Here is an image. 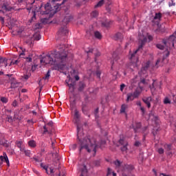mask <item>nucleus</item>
Returning <instances> with one entry per match:
<instances>
[{"mask_svg": "<svg viewBox=\"0 0 176 176\" xmlns=\"http://www.w3.org/2000/svg\"><path fill=\"white\" fill-rule=\"evenodd\" d=\"M53 127V122L50 121L47 124V125L44 126V134H46V133H50V130H52V128Z\"/></svg>", "mask_w": 176, "mask_h": 176, "instance_id": "10", "label": "nucleus"}, {"mask_svg": "<svg viewBox=\"0 0 176 176\" xmlns=\"http://www.w3.org/2000/svg\"><path fill=\"white\" fill-rule=\"evenodd\" d=\"M114 164H115V166H116V168L118 170V168H122V166H121V164H122V162H120V161H119V160H116L114 162Z\"/></svg>", "mask_w": 176, "mask_h": 176, "instance_id": "21", "label": "nucleus"}, {"mask_svg": "<svg viewBox=\"0 0 176 176\" xmlns=\"http://www.w3.org/2000/svg\"><path fill=\"white\" fill-rule=\"evenodd\" d=\"M142 101L144 102L148 107V108H151V101H152V97L143 98Z\"/></svg>", "mask_w": 176, "mask_h": 176, "instance_id": "14", "label": "nucleus"}, {"mask_svg": "<svg viewBox=\"0 0 176 176\" xmlns=\"http://www.w3.org/2000/svg\"><path fill=\"white\" fill-rule=\"evenodd\" d=\"M58 33L60 35H67L68 34V29H67V27L65 26L64 28H60Z\"/></svg>", "mask_w": 176, "mask_h": 176, "instance_id": "15", "label": "nucleus"}, {"mask_svg": "<svg viewBox=\"0 0 176 176\" xmlns=\"http://www.w3.org/2000/svg\"><path fill=\"white\" fill-rule=\"evenodd\" d=\"M154 120H155V123H157L159 119L157 118V117H154Z\"/></svg>", "mask_w": 176, "mask_h": 176, "instance_id": "57", "label": "nucleus"}, {"mask_svg": "<svg viewBox=\"0 0 176 176\" xmlns=\"http://www.w3.org/2000/svg\"><path fill=\"white\" fill-rule=\"evenodd\" d=\"M160 19H162V13H160V12L156 13L154 16V19L155 20H160Z\"/></svg>", "mask_w": 176, "mask_h": 176, "instance_id": "25", "label": "nucleus"}, {"mask_svg": "<svg viewBox=\"0 0 176 176\" xmlns=\"http://www.w3.org/2000/svg\"><path fill=\"white\" fill-rule=\"evenodd\" d=\"M36 12V11H34V16H33V17L32 18V20H34V19H35V16H36V14H35Z\"/></svg>", "mask_w": 176, "mask_h": 176, "instance_id": "58", "label": "nucleus"}, {"mask_svg": "<svg viewBox=\"0 0 176 176\" xmlns=\"http://www.w3.org/2000/svg\"><path fill=\"white\" fill-rule=\"evenodd\" d=\"M136 105H138V107H140V108H141V107H142V106H141V101H137Z\"/></svg>", "mask_w": 176, "mask_h": 176, "instance_id": "49", "label": "nucleus"}, {"mask_svg": "<svg viewBox=\"0 0 176 176\" xmlns=\"http://www.w3.org/2000/svg\"><path fill=\"white\" fill-rule=\"evenodd\" d=\"M66 83L67 84V86L69 87V89L70 90L71 93H74L75 91V86H76V82H72L69 83V82H67L66 80Z\"/></svg>", "mask_w": 176, "mask_h": 176, "instance_id": "13", "label": "nucleus"}, {"mask_svg": "<svg viewBox=\"0 0 176 176\" xmlns=\"http://www.w3.org/2000/svg\"><path fill=\"white\" fill-rule=\"evenodd\" d=\"M166 63H168V60H167L166 58H160L155 63V67L156 68H158L159 67H162V65H164V64H166Z\"/></svg>", "mask_w": 176, "mask_h": 176, "instance_id": "9", "label": "nucleus"}, {"mask_svg": "<svg viewBox=\"0 0 176 176\" xmlns=\"http://www.w3.org/2000/svg\"><path fill=\"white\" fill-rule=\"evenodd\" d=\"M0 21H1V23L3 24V23H5V18L0 16Z\"/></svg>", "mask_w": 176, "mask_h": 176, "instance_id": "51", "label": "nucleus"}, {"mask_svg": "<svg viewBox=\"0 0 176 176\" xmlns=\"http://www.w3.org/2000/svg\"><path fill=\"white\" fill-rule=\"evenodd\" d=\"M74 79H75L76 80H79V79H80L79 76H78V75L75 76H74Z\"/></svg>", "mask_w": 176, "mask_h": 176, "instance_id": "55", "label": "nucleus"}, {"mask_svg": "<svg viewBox=\"0 0 176 176\" xmlns=\"http://www.w3.org/2000/svg\"><path fill=\"white\" fill-rule=\"evenodd\" d=\"M22 52L19 54V57H23L24 58V55L25 54V49L21 47Z\"/></svg>", "mask_w": 176, "mask_h": 176, "instance_id": "32", "label": "nucleus"}, {"mask_svg": "<svg viewBox=\"0 0 176 176\" xmlns=\"http://www.w3.org/2000/svg\"><path fill=\"white\" fill-rule=\"evenodd\" d=\"M140 111L142 112V113H145V109L144 108V107H140Z\"/></svg>", "mask_w": 176, "mask_h": 176, "instance_id": "47", "label": "nucleus"}, {"mask_svg": "<svg viewBox=\"0 0 176 176\" xmlns=\"http://www.w3.org/2000/svg\"><path fill=\"white\" fill-rule=\"evenodd\" d=\"M0 164H2L3 162H6L7 164V166H10V164L9 163V158H8V155H6V153H3V155L0 156Z\"/></svg>", "mask_w": 176, "mask_h": 176, "instance_id": "11", "label": "nucleus"}, {"mask_svg": "<svg viewBox=\"0 0 176 176\" xmlns=\"http://www.w3.org/2000/svg\"><path fill=\"white\" fill-rule=\"evenodd\" d=\"M16 146L19 148L21 152L24 151V142L23 141H16Z\"/></svg>", "mask_w": 176, "mask_h": 176, "instance_id": "17", "label": "nucleus"}, {"mask_svg": "<svg viewBox=\"0 0 176 176\" xmlns=\"http://www.w3.org/2000/svg\"><path fill=\"white\" fill-rule=\"evenodd\" d=\"M23 152H24L26 156H30V155H31V151L30 150H25L23 148Z\"/></svg>", "mask_w": 176, "mask_h": 176, "instance_id": "30", "label": "nucleus"}, {"mask_svg": "<svg viewBox=\"0 0 176 176\" xmlns=\"http://www.w3.org/2000/svg\"><path fill=\"white\" fill-rule=\"evenodd\" d=\"M54 173L53 168H50V174H53Z\"/></svg>", "mask_w": 176, "mask_h": 176, "instance_id": "53", "label": "nucleus"}, {"mask_svg": "<svg viewBox=\"0 0 176 176\" xmlns=\"http://www.w3.org/2000/svg\"><path fill=\"white\" fill-rule=\"evenodd\" d=\"M79 111L76 109L74 110V118L73 120L74 123L77 125V138L80 142V151L81 149H85L87 152H93L94 156H96V152L98 148H104L105 146V141H101L100 144H97L95 138H85L82 140H80V137H83V129L79 127Z\"/></svg>", "mask_w": 176, "mask_h": 176, "instance_id": "1", "label": "nucleus"}, {"mask_svg": "<svg viewBox=\"0 0 176 176\" xmlns=\"http://www.w3.org/2000/svg\"><path fill=\"white\" fill-rule=\"evenodd\" d=\"M147 38L148 39V42H151V41H152V39H153V36H152L151 35H148Z\"/></svg>", "mask_w": 176, "mask_h": 176, "instance_id": "45", "label": "nucleus"}, {"mask_svg": "<svg viewBox=\"0 0 176 176\" xmlns=\"http://www.w3.org/2000/svg\"><path fill=\"white\" fill-rule=\"evenodd\" d=\"M116 39H122V38H123V35L122 34V33H117L116 34Z\"/></svg>", "mask_w": 176, "mask_h": 176, "instance_id": "33", "label": "nucleus"}, {"mask_svg": "<svg viewBox=\"0 0 176 176\" xmlns=\"http://www.w3.org/2000/svg\"><path fill=\"white\" fill-rule=\"evenodd\" d=\"M0 100L3 104H6L8 102V99L6 97H1Z\"/></svg>", "mask_w": 176, "mask_h": 176, "instance_id": "35", "label": "nucleus"}, {"mask_svg": "<svg viewBox=\"0 0 176 176\" xmlns=\"http://www.w3.org/2000/svg\"><path fill=\"white\" fill-rule=\"evenodd\" d=\"M84 87H85V85L83 84V82H81V83H80V87H79L78 90L82 91V90H83Z\"/></svg>", "mask_w": 176, "mask_h": 176, "instance_id": "39", "label": "nucleus"}, {"mask_svg": "<svg viewBox=\"0 0 176 176\" xmlns=\"http://www.w3.org/2000/svg\"><path fill=\"white\" fill-rule=\"evenodd\" d=\"M56 142V141L55 140H53L52 142V147H53V146L54 145V143Z\"/></svg>", "mask_w": 176, "mask_h": 176, "instance_id": "60", "label": "nucleus"}, {"mask_svg": "<svg viewBox=\"0 0 176 176\" xmlns=\"http://www.w3.org/2000/svg\"><path fill=\"white\" fill-rule=\"evenodd\" d=\"M158 153L160 154V155H163V153H164V149H163V148H160L158 149Z\"/></svg>", "mask_w": 176, "mask_h": 176, "instance_id": "38", "label": "nucleus"}, {"mask_svg": "<svg viewBox=\"0 0 176 176\" xmlns=\"http://www.w3.org/2000/svg\"><path fill=\"white\" fill-rule=\"evenodd\" d=\"M72 19H74V16H72V15L68 14L66 16H65L64 21H65V23H69V21H71Z\"/></svg>", "mask_w": 176, "mask_h": 176, "instance_id": "20", "label": "nucleus"}, {"mask_svg": "<svg viewBox=\"0 0 176 176\" xmlns=\"http://www.w3.org/2000/svg\"><path fill=\"white\" fill-rule=\"evenodd\" d=\"M149 65H151V62L147 61L144 65L142 66L140 72H139V75L142 78H146V71H148V68H149Z\"/></svg>", "mask_w": 176, "mask_h": 176, "instance_id": "6", "label": "nucleus"}, {"mask_svg": "<svg viewBox=\"0 0 176 176\" xmlns=\"http://www.w3.org/2000/svg\"><path fill=\"white\" fill-rule=\"evenodd\" d=\"M141 83H143V85H146V83H148V82H146V81L145 80V79H142V80H141Z\"/></svg>", "mask_w": 176, "mask_h": 176, "instance_id": "54", "label": "nucleus"}, {"mask_svg": "<svg viewBox=\"0 0 176 176\" xmlns=\"http://www.w3.org/2000/svg\"><path fill=\"white\" fill-rule=\"evenodd\" d=\"M125 167L128 168V170H133V168H134V166L129 165H125Z\"/></svg>", "mask_w": 176, "mask_h": 176, "instance_id": "42", "label": "nucleus"}, {"mask_svg": "<svg viewBox=\"0 0 176 176\" xmlns=\"http://www.w3.org/2000/svg\"><path fill=\"white\" fill-rule=\"evenodd\" d=\"M49 78H50V70H48V72H47L46 75L45 76V77L43 78V79L48 80Z\"/></svg>", "mask_w": 176, "mask_h": 176, "instance_id": "31", "label": "nucleus"}, {"mask_svg": "<svg viewBox=\"0 0 176 176\" xmlns=\"http://www.w3.org/2000/svg\"><path fill=\"white\" fill-rule=\"evenodd\" d=\"M49 19H47V18H45V19H41V22L42 23H47Z\"/></svg>", "mask_w": 176, "mask_h": 176, "instance_id": "46", "label": "nucleus"}, {"mask_svg": "<svg viewBox=\"0 0 176 176\" xmlns=\"http://www.w3.org/2000/svg\"><path fill=\"white\" fill-rule=\"evenodd\" d=\"M100 52H98L95 56H100Z\"/></svg>", "mask_w": 176, "mask_h": 176, "instance_id": "64", "label": "nucleus"}, {"mask_svg": "<svg viewBox=\"0 0 176 176\" xmlns=\"http://www.w3.org/2000/svg\"><path fill=\"white\" fill-rule=\"evenodd\" d=\"M124 87H126V85L124 84H122L120 85V90H121V91H123V90H124Z\"/></svg>", "mask_w": 176, "mask_h": 176, "instance_id": "43", "label": "nucleus"}, {"mask_svg": "<svg viewBox=\"0 0 176 176\" xmlns=\"http://www.w3.org/2000/svg\"><path fill=\"white\" fill-rule=\"evenodd\" d=\"M70 108L72 111H74V109H75V100H70Z\"/></svg>", "mask_w": 176, "mask_h": 176, "instance_id": "27", "label": "nucleus"}, {"mask_svg": "<svg viewBox=\"0 0 176 176\" xmlns=\"http://www.w3.org/2000/svg\"><path fill=\"white\" fill-rule=\"evenodd\" d=\"M104 5V0L100 1L96 6L95 8H100Z\"/></svg>", "mask_w": 176, "mask_h": 176, "instance_id": "28", "label": "nucleus"}, {"mask_svg": "<svg viewBox=\"0 0 176 176\" xmlns=\"http://www.w3.org/2000/svg\"><path fill=\"white\" fill-rule=\"evenodd\" d=\"M112 173H113V171H112V169L109 168L107 170V176L111 175V174H112Z\"/></svg>", "mask_w": 176, "mask_h": 176, "instance_id": "40", "label": "nucleus"}, {"mask_svg": "<svg viewBox=\"0 0 176 176\" xmlns=\"http://www.w3.org/2000/svg\"><path fill=\"white\" fill-rule=\"evenodd\" d=\"M33 38L34 39V41H41V34L39 33H35L34 35H33Z\"/></svg>", "mask_w": 176, "mask_h": 176, "instance_id": "22", "label": "nucleus"}, {"mask_svg": "<svg viewBox=\"0 0 176 176\" xmlns=\"http://www.w3.org/2000/svg\"><path fill=\"white\" fill-rule=\"evenodd\" d=\"M57 1H58V0H52V3L53 7L50 6V3H47L45 6V11L43 12V14H49V17H53V16L56 14V12L60 10V6H61V4L60 3L54 4V2Z\"/></svg>", "mask_w": 176, "mask_h": 176, "instance_id": "4", "label": "nucleus"}, {"mask_svg": "<svg viewBox=\"0 0 176 176\" xmlns=\"http://www.w3.org/2000/svg\"><path fill=\"white\" fill-rule=\"evenodd\" d=\"M86 52L87 53V54H89V53H93V49H90L88 51H86Z\"/></svg>", "mask_w": 176, "mask_h": 176, "instance_id": "56", "label": "nucleus"}, {"mask_svg": "<svg viewBox=\"0 0 176 176\" xmlns=\"http://www.w3.org/2000/svg\"><path fill=\"white\" fill-rule=\"evenodd\" d=\"M91 16L92 17H97V16H98V11H93L91 14Z\"/></svg>", "mask_w": 176, "mask_h": 176, "instance_id": "34", "label": "nucleus"}, {"mask_svg": "<svg viewBox=\"0 0 176 176\" xmlns=\"http://www.w3.org/2000/svg\"><path fill=\"white\" fill-rule=\"evenodd\" d=\"M171 101H170V99L168 98H165L164 100V104H170Z\"/></svg>", "mask_w": 176, "mask_h": 176, "instance_id": "36", "label": "nucleus"}, {"mask_svg": "<svg viewBox=\"0 0 176 176\" xmlns=\"http://www.w3.org/2000/svg\"><path fill=\"white\" fill-rule=\"evenodd\" d=\"M20 63V60H12L11 61L10 65H17Z\"/></svg>", "mask_w": 176, "mask_h": 176, "instance_id": "29", "label": "nucleus"}, {"mask_svg": "<svg viewBox=\"0 0 176 176\" xmlns=\"http://www.w3.org/2000/svg\"><path fill=\"white\" fill-rule=\"evenodd\" d=\"M96 75L97 78H98L100 79V76H101V72L97 71L96 73Z\"/></svg>", "mask_w": 176, "mask_h": 176, "instance_id": "41", "label": "nucleus"}, {"mask_svg": "<svg viewBox=\"0 0 176 176\" xmlns=\"http://www.w3.org/2000/svg\"><path fill=\"white\" fill-rule=\"evenodd\" d=\"M135 98H136L134 97V94L129 93L127 94L126 102H129V101H133Z\"/></svg>", "mask_w": 176, "mask_h": 176, "instance_id": "19", "label": "nucleus"}, {"mask_svg": "<svg viewBox=\"0 0 176 176\" xmlns=\"http://www.w3.org/2000/svg\"><path fill=\"white\" fill-rule=\"evenodd\" d=\"M25 91H27V89H22V93H25Z\"/></svg>", "mask_w": 176, "mask_h": 176, "instance_id": "61", "label": "nucleus"}, {"mask_svg": "<svg viewBox=\"0 0 176 176\" xmlns=\"http://www.w3.org/2000/svg\"><path fill=\"white\" fill-rule=\"evenodd\" d=\"M166 148H167L168 151H171V144H167Z\"/></svg>", "mask_w": 176, "mask_h": 176, "instance_id": "50", "label": "nucleus"}, {"mask_svg": "<svg viewBox=\"0 0 176 176\" xmlns=\"http://www.w3.org/2000/svg\"><path fill=\"white\" fill-rule=\"evenodd\" d=\"M157 49H160V50H163L164 49V46L162 45V44H157Z\"/></svg>", "mask_w": 176, "mask_h": 176, "instance_id": "37", "label": "nucleus"}, {"mask_svg": "<svg viewBox=\"0 0 176 176\" xmlns=\"http://www.w3.org/2000/svg\"><path fill=\"white\" fill-rule=\"evenodd\" d=\"M41 63L54 65V69L64 71L67 63V50H63V52L61 50L60 52H54L50 55H46L41 60Z\"/></svg>", "mask_w": 176, "mask_h": 176, "instance_id": "2", "label": "nucleus"}, {"mask_svg": "<svg viewBox=\"0 0 176 176\" xmlns=\"http://www.w3.org/2000/svg\"><path fill=\"white\" fill-rule=\"evenodd\" d=\"M134 145L135 146H140V145H141V142H140L139 141H136Z\"/></svg>", "mask_w": 176, "mask_h": 176, "instance_id": "44", "label": "nucleus"}, {"mask_svg": "<svg viewBox=\"0 0 176 176\" xmlns=\"http://www.w3.org/2000/svg\"><path fill=\"white\" fill-rule=\"evenodd\" d=\"M152 94H156V91L162 90V82H159L158 85H156V80H153V85L150 86Z\"/></svg>", "mask_w": 176, "mask_h": 176, "instance_id": "7", "label": "nucleus"}, {"mask_svg": "<svg viewBox=\"0 0 176 176\" xmlns=\"http://www.w3.org/2000/svg\"><path fill=\"white\" fill-rule=\"evenodd\" d=\"M8 67V59L0 57V67Z\"/></svg>", "mask_w": 176, "mask_h": 176, "instance_id": "16", "label": "nucleus"}, {"mask_svg": "<svg viewBox=\"0 0 176 176\" xmlns=\"http://www.w3.org/2000/svg\"><path fill=\"white\" fill-rule=\"evenodd\" d=\"M94 35L95 37L97 38V39H101V38H102V35H101V33H100V32H95Z\"/></svg>", "mask_w": 176, "mask_h": 176, "instance_id": "26", "label": "nucleus"}, {"mask_svg": "<svg viewBox=\"0 0 176 176\" xmlns=\"http://www.w3.org/2000/svg\"><path fill=\"white\" fill-rule=\"evenodd\" d=\"M12 9H13V7H11L10 3L7 1H0V13L6 14L8 21H10L12 19V14L10 13Z\"/></svg>", "mask_w": 176, "mask_h": 176, "instance_id": "5", "label": "nucleus"}, {"mask_svg": "<svg viewBox=\"0 0 176 176\" xmlns=\"http://www.w3.org/2000/svg\"><path fill=\"white\" fill-rule=\"evenodd\" d=\"M26 60L28 63H31V61H32V58L31 57H28L26 58Z\"/></svg>", "mask_w": 176, "mask_h": 176, "instance_id": "48", "label": "nucleus"}, {"mask_svg": "<svg viewBox=\"0 0 176 176\" xmlns=\"http://www.w3.org/2000/svg\"><path fill=\"white\" fill-rule=\"evenodd\" d=\"M28 145L31 148H35V146H36V142L34 140H30L28 142Z\"/></svg>", "mask_w": 176, "mask_h": 176, "instance_id": "23", "label": "nucleus"}, {"mask_svg": "<svg viewBox=\"0 0 176 176\" xmlns=\"http://www.w3.org/2000/svg\"><path fill=\"white\" fill-rule=\"evenodd\" d=\"M119 143L120 144V145H122L123 147L121 148V151L122 152H124L125 151H127V141H126V138H120V140H119Z\"/></svg>", "mask_w": 176, "mask_h": 176, "instance_id": "8", "label": "nucleus"}, {"mask_svg": "<svg viewBox=\"0 0 176 176\" xmlns=\"http://www.w3.org/2000/svg\"><path fill=\"white\" fill-rule=\"evenodd\" d=\"M168 56H170V52H168L166 53V57H168Z\"/></svg>", "mask_w": 176, "mask_h": 176, "instance_id": "62", "label": "nucleus"}, {"mask_svg": "<svg viewBox=\"0 0 176 176\" xmlns=\"http://www.w3.org/2000/svg\"><path fill=\"white\" fill-rule=\"evenodd\" d=\"M36 28H41V23L36 25Z\"/></svg>", "mask_w": 176, "mask_h": 176, "instance_id": "59", "label": "nucleus"}, {"mask_svg": "<svg viewBox=\"0 0 176 176\" xmlns=\"http://www.w3.org/2000/svg\"><path fill=\"white\" fill-rule=\"evenodd\" d=\"M129 108V105L124 104H122L121 109H120V113H124L125 115H127V113H126V110Z\"/></svg>", "mask_w": 176, "mask_h": 176, "instance_id": "18", "label": "nucleus"}, {"mask_svg": "<svg viewBox=\"0 0 176 176\" xmlns=\"http://www.w3.org/2000/svg\"><path fill=\"white\" fill-rule=\"evenodd\" d=\"M142 90H144V88H142V87H138L136 90L133 94L134 97L138 98V97H140V94L142 93Z\"/></svg>", "mask_w": 176, "mask_h": 176, "instance_id": "12", "label": "nucleus"}, {"mask_svg": "<svg viewBox=\"0 0 176 176\" xmlns=\"http://www.w3.org/2000/svg\"><path fill=\"white\" fill-rule=\"evenodd\" d=\"M112 175L113 176H116V173L115 172H112Z\"/></svg>", "mask_w": 176, "mask_h": 176, "instance_id": "63", "label": "nucleus"}, {"mask_svg": "<svg viewBox=\"0 0 176 176\" xmlns=\"http://www.w3.org/2000/svg\"><path fill=\"white\" fill-rule=\"evenodd\" d=\"M139 43L140 46L138 50H136L133 54L131 55L130 60L131 61V68L133 67V68H137L138 67V57L135 56V54H137V52L140 50L142 49V46L146 43V37L144 36H142L140 37L139 39Z\"/></svg>", "mask_w": 176, "mask_h": 176, "instance_id": "3", "label": "nucleus"}, {"mask_svg": "<svg viewBox=\"0 0 176 176\" xmlns=\"http://www.w3.org/2000/svg\"><path fill=\"white\" fill-rule=\"evenodd\" d=\"M41 167H42V168H43V170H45L47 174H49V167L47 165H45V164L41 163Z\"/></svg>", "mask_w": 176, "mask_h": 176, "instance_id": "24", "label": "nucleus"}, {"mask_svg": "<svg viewBox=\"0 0 176 176\" xmlns=\"http://www.w3.org/2000/svg\"><path fill=\"white\" fill-rule=\"evenodd\" d=\"M17 105V100H14L12 102V106L16 107Z\"/></svg>", "mask_w": 176, "mask_h": 176, "instance_id": "52", "label": "nucleus"}]
</instances>
